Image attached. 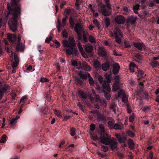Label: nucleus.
I'll use <instances>...</instances> for the list:
<instances>
[{"label":"nucleus","mask_w":159,"mask_h":159,"mask_svg":"<svg viewBox=\"0 0 159 159\" xmlns=\"http://www.w3.org/2000/svg\"><path fill=\"white\" fill-rule=\"evenodd\" d=\"M20 0H11V6L8 3L7 4V7L9 12L5 11L7 15H5L6 18L4 20L0 19V27H1L2 24V28L3 30L5 29L4 23L7 22V17L11 13L12 17L9 20L8 24L9 25L10 30L13 32L16 31L17 29V18L20 15V8L18 4V2Z\"/></svg>","instance_id":"f257e3e1"},{"label":"nucleus","mask_w":159,"mask_h":159,"mask_svg":"<svg viewBox=\"0 0 159 159\" xmlns=\"http://www.w3.org/2000/svg\"><path fill=\"white\" fill-rule=\"evenodd\" d=\"M109 35L111 37H115L116 41L118 43L121 42V39L123 37V34L119 29L116 27L113 30V33L112 31H109Z\"/></svg>","instance_id":"f03ea898"},{"label":"nucleus","mask_w":159,"mask_h":159,"mask_svg":"<svg viewBox=\"0 0 159 159\" xmlns=\"http://www.w3.org/2000/svg\"><path fill=\"white\" fill-rule=\"evenodd\" d=\"M101 142L106 145H109L112 139L110 138V136L106 133H101L100 136Z\"/></svg>","instance_id":"7ed1b4c3"},{"label":"nucleus","mask_w":159,"mask_h":159,"mask_svg":"<svg viewBox=\"0 0 159 159\" xmlns=\"http://www.w3.org/2000/svg\"><path fill=\"white\" fill-rule=\"evenodd\" d=\"M111 9V7L109 5H103L100 7L98 10V11L101 13L103 15L107 16L111 14V12L109 11Z\"/></svg>","instance_id":"20e7f679"},{"label":"nucleus","mask_w":159,"mask_h":159,"mask_svg":"<svg viewBox=\"0 0 159 159\" xmlns=\"http://www.w3.org/2000/svg\"><path fill=\"white\" fill-rule=\"evenodd\" d=\"M111 88L110 84H107L105 81L102 84V92L104 93V96L107 100H109L111 98V95L109 93L111 91Z\"/></svg>","instance_id":"39448f33"},{"label":"nucleus","mask_w":159,"mask_h":159,"mask_svg":"<svg viewBox=\"0 0 159 159\" xmlns=\"http://www.w3.org/2000/svg\"><path fill=\"white\" fill-rule=\"evenodd\" d=\"M63 44L64 46L68 48L75 46V43L74 39L70 37L69 38V42L67 40H64L63 41Z\"/></svg>","instance_id":"423d86ee"},{"label":"nucleus","mask_w":159,"mask_h":159,"mask_svg":"<svg viewBox=\"0 0 159 159\" xmlns=\"http://www.w3.org/2000/svg\"><path fill=\"white\" fill-rule=\"evenodd\" d=\"M75 29L78 34L79 39H81L82 38V34L84 33L83 30V26L80 23H76L75 25Z\"/></svg>","instance_id":"0eeeda50"},{"label":"nucleus","mask_w":159,"mask_h":159,"mask_svg":"<svg viewBox=\"0 0 159 159\" xmlns=\"http://www.w3.org/2000/svg\"><path fill=\"white\" fill-rule=\"evenodd\" d=\"M13 57H14L15 61L12 63L11 66L12 67L14 68L17 66L19 62V60L17 56L16 55L15 53L11 52V55L10 56V57H11V58H12Z\"/></svg>","instance_id":"6e6552de"},{"label":"nucleus","mask_w":159,"mask_h":159,"mask_svg":"<svg viewBox=\"0 0 159 159\" xmlns=\"http://www.w3.org/2000/svg\"><path fill=\"white\" fill-rule=\"evenodd\" d=\"M115 21L118 24H123L125 22V19L122 16H119L115 17Z\"/></svg>","instance_id":"1a4fd4ad"},{"label":"nucleus","mask_w":159,"mask_h":159,"mask_svg":"<svg viewBox=\"0 0 159 159\" xmlns=\"http://www.w3.org/2000/svg\"><path fill=\"white\" fill-rule=\"evenodd\" d=\"M110 144V147L112 150L117 149V143L115 139L113 138Z\"/></svg>","instance_id":"9d476101"},{"label":"nucleus","mask_w":159,"mask_h":159,"mask_svg":"<svg viewBox=\"0 0 159 159\" xmlns=\"http://www.w3.org/2000/svg\"><path fill=\"white\" fill-rule=\"evenodd\" d=\"M98 54L101 57L106 55V50L103 46H100L98 48Z\"/></svg>","instance_id":"9b49d317"},{"label":"nucleus","mask_w":159,"mask_h":159,"mask_svg":"<svg viewBox=\"0 0 159 159\" xmlns=\"http://www.w3.org/2000/svg\"><path fill=\"white\" fill-rule=\"evenodd\" d=\"M120 67L117 63L114 64L113 65V73L114 75L117 74L119 71Z\"/></svg>","instance_id":"f8f14e48"},{"label":"nucleus","mask_w":159,"mask_h":159,"mask_svg":"<svg viewBox=\"0 0 159 159\" xmlns=\"http://www.w3.org/2000/svg\"><path fill=\"white\" fill-rule=\"evenodd\" d=\"M134 45L139 50H142V49L145 48V45L143 43H134Z\"/></svg>","instance_id":"ddd939ff"},{"label":"nucleus","mask_w":159,"mask_h":159,"mask_svg":"<svg viewBox=\"0 0 159 159\" xmlns=\"http://www.w3.org/2000/svg\"><path fill=\"white\" fill-rule=\"evenodd\" d=\"M75 52L76 53H77V50L76 49L73 48H72L67 49L66 50V54L68 55L72 54L74 53V52Z\"/></svg>","instance_id":"4468645a"},{"label":"nucleus","mask_w":159,"mask_h":159,"mask_svg":"<svg viewBox=\"0 0 159 159\" xmlns=\"http://www.w3.org/2000/svg\"><path fill=\"white\" fill-rule=\"evenodd\" d=\"M7 36L10 42H13L16 40V37L14 34H7Z\"/></svg>","instance_id":"2eb2a0df"},{"label":"nucleus","mask_w":159,"mask_h":159,"mask_svg":"<svg viewBox=\"0 0 159 159\" xmlns=\"http://www.w3.org/2000/svg\"><path fill=\"white\" fill-rule=\"evenodd\" d=\"M84 48L87 52H91L93 50V47L91 45L88 44L84 46Z\"/></svg>","instance_id":"dca6fc26"},{"label":"nucleus","mask_w":159,"mask_h":159,"mask_svg":"<svg viewBox=\"0 0 159 159\" xmlns=\"http://www.w3.org/2000/svg\"><path fill=\"white\" fill-rule=\"evenodd\" d=\"M110 110L116 113V111H118V107L116 105L112 103L110 105Z\"/></svg>","instance_id":"f3484780"},{"label":"nucleus","mask_w":159,"mask_h":159,"mask_svg":"<svg viewBox=\"0 0 159 159\" xmlns=\"http://www.w3.org/2000/svg\"><path fill=\"white\" fill-rule=\"evenodd\" d=\"M136 20V17L132 16L129 17L127 22L129 23L133 24L134 23Z\"/></svg>","instance_id":"a211bd4d"},{"label":"nucleus","mask_w":159,"mask_h":159,"mask_svg":"<svg viewBox=\"0 0 159 159\" xmlns=\"http://www.w3.org/2000/svg\"><path fill=\"white\" fill-rule=\"evenodd\" d=\"M121 84L119 83H114L113 85L112 91L113 92H116L119 89V87Z\"/></svg>","instance_id":"6ab92c4d"},{"label":"nucleus","mask_w":159,"mask_h":159,"mask_svg":"<svg viewBox=\"0 0 159 159\" xmlns=\"http://www.w3.org/2000/svg\"><path fill=\"white\" fill-rule=\"evenodd\" d=\"M102 70L104 71L108 70L110 68L109 63H106L102 65Z\"/></svg>","instance_id":"aec40b11"},{"label":"nucleus","mask_w":159,"mask_h":159,"mask_svg":"<svg viewBox=\"0 0 159 159\" xmlns=\"http://www.w3.org/2000/svg\"><path fill=\"white\" fill-rule=\"evenodd\" d=\"M105 79L106 80V81L107 83L108 84H109L110 82L111 81V73L110 74H106L105 75Z\"/></svg>","instance_id":"412c9836"},{"label":"nucleus","mask_w":159,"mask_h":159,"mask_svg":"<svg viewBox=\"0 0 159 159\" xmlns=\"http://www.w3.org/2000/svg\"><path fill=\"white\" fill-rule=\"evenodd\" d=\"M83 67L84 69L88 71H90L91 70V68L85 62L83 63Z\"/></svg>","instance_id":"4be33fe9"},{"label":"nucleus","mask_w":159,"mask_h":159,"mask_svg":"<svg viewBox=\"0 0 159 159\" xmlns=\"http://www.w3.org/2000/svg\"><path fill=\"white\" fill-rule=\"evenodd\" d=\"M88 74H90L89 73H83L82 72H81L79 74V75L82 79H86L87 78H88L89 76Z\"/></svg>","instance_id":"5701e85b"},{"label":"nucleus","mask_w":159,"mask_h":159,"mask_svg":"<svg viewBox=\"0 0 159 159\" xmlns=\"http://www.w3.org/2000/svg\"><path fill=\"white\" fill-rule=\"evenodd\" d=\"M96 97V102H99L101 103L102 105V106H103L104 107H105L106 106V104L105 102L104 101L103 102L101 101L100 99H99V97L98 95H94Z\"/></svg>","instance_id":"b1692460"},{"label":"nucleus","mask_w":159,"mask_h":159,"mask_svg":"<svg viewBox=\"0 0 159 159\" xmlns=\"http://www.w3.org/2000/svg\"><path fill=\"white\" fill-rule=\"evenodd\" d=\"M93 66L97 70H99L101 68L100 62L98 61H96L94 62Z\"/></svg>","instance_id":"393cba45"},{"label":"nucleus","mask_w":159,"mask_h":159,"mask_svg":"<svg viewBox=\"0 0 159 159\" xmlns=\"http://www.w3.org/2000/svg\"><path fill=\"white\" fill-rule=\"evenodd\" d=\"M128 144L129 148L131 149H133L134 148V143L132 139H130L129 140Z\"/></svg>","instance_id":"a878e982"},{"label":"nucleus","mask_w":159,"mask_h":159,"mask_svg":"<svg viewBox=\"0 0 159 159\" xmlns=\"http://www.w3.org/2000/svg\"><path fill=\"white\" fill-rule=\"evenodd\" d=\"M19 116L16 117L12 118L10 121V124L11 125V126L14 125L17 122V120L19 118Z\"/></svg>","instance_id":"bb28decb"},{"label":"nucleus","mask_w":159,"mask_h":159,"mask_svg":"<svg viewBox=\"0 0 159 159\" xmlns=\"http://www.w3.org/2000/svg\"><path fill=\"white\" fill-rule=\"evenodd\" d=\"M106 117L104 114H101L98 112L97 115V119L98 120H103L105 119Z\"/></svg>","instance_id":"cd10ccee"},{"label":"nucleus","mask_w":159,"mask_h":159,"mask_svg":"<svg viewBox=\"0 0 159 159\" xmlns=\"http://www.w3.org/2000/svg\"><path fill=\"white\" fill-rule=\"evenodd\" d=\"M145 75L143 73L142 70H138L137 76L139 79L144 77Z\"/></svg>","instance_id":"c85d7f7f"},{"label":"nucleus","mask_w":159,"mask_h":159,"mask_svg":"<svg viewBox=\"0 0 159 159\" xmlns=\"http://www.w3.org/2000/svg\"><path fill=\"white\" fill-rule=\"evenodd\" d=\"M89 76L88 78L89 84L90 85L93 86L94 84V82L93 78L91 77L90 74H88Z\"/></svg>","instance_id":"c756f323"},{"label":"nucleus","mask_w":159,"mask_h":159,"mask_svg":"<svg viewBox=\"0 0 159 159\" xmlns=\"http://www.w3.org/2000/svg\"><path fill=\"white\" fill-rule=\"evenodd\" d=\"M123 128V125L121 126L120 125L117 123L115 124L114 126V128L115 129L120 130Z\"/></svg>","instance_id":"7c9ffc66"},{"label":"nucleus","mask_w":159,"mask_h":159,"mask_svg":"<svg viewBox=\"0 0 159 159\" xmlns=\"http://www.w3.org/2000/svg\"><path fill=\"white\" fill-rule=\"evenodd\" d=\"M16 49L18 51H21L24 49V47L22 43H18L16 46Z\"/></svg>","instance_id":"2f4dec72"},{"label":"nucleus","mask_w":159,"mask_h":159,"mask_svg":"<svg viewBox=\"0 0 159 159\" xmlns=\"http://www.w3.org/2000/svg\"><path fill=\"white\" fill-rule=\"evenodd\" d=\"M78 94L79 96L83 99H86L87 98L84 92L81 91H79Z\"/></svg>","instance_id":"473e14b6"},{"label":"nucleus","mask_w":159,"mask_h":159,"mask_svg":"<svg viewBox=\"0 0 159 159\" xmlns=\"http://www.w3.org/2000/svg\"><path fill=\"white\" fill-rule=\"evenodd\" d=\"M139 4H137L134 6L133 7V9L134 13L136 14L138 13L137 10L139 9Z\"/></svg>","instance_id":"72a5a7b5"},{"label":"nucleus","mask_w":159,"mask_h":159,"mask_svg":"<svg viewBox=\"0 0 159 159\" xmlns=\"http://www.w3.org/2000/svg\"><path fill=\"white\" fill-rule=\"evenodd\" d=\"M150 64L153 67H157L159 66V63L157 61H154L152 62Z\"/></svg>","instance_id":"f704fd0d"},{"label":"nucleus","mask_w":159,"mask_h":159,"mask_svg":"<svg viewBox=\"0 0 159 159\" xmlns=\"http://www.w3.org/2000/svg\"><path fill=\"white\" fill-rule=\"evenodd\" d=\"M90 134L91 139L93 140H96L98 139V137L96 134H93L91 132L90 133Z\"/></svg>","instance_id":"c9c22d12"},{"label":"nucleus","mask_w":159,"mask_h":159,"mask_svg":"<svg viewBox=\"0 0 159 159\" xmlns=\"http://www.w3.org/2000/svg\"><path fill=\"white\" fill-rule=\"evenodd\" d=\"M67 18V17H65L62 19V26L63 27H64L65 26H66L67 25V23L66 21Z\"/></svg>","instance_id":"e433bc0d"},{"label":"nucleus","mask_w":159,"mask_h":159,"mask_svg":"<svg viewBox=\"0 0 159 159\" xmlns=\"http://www.w3.org/2000/svg\"><path fill=\"white\" fill-rule=\"evenodd\" d=\"M54 112L56 115L58 117H61L62 116L61 111L59 110H57L56 109H55Z\"/></svg>","instance_id":"4c0bfd02"},{"label":"nucleus","mask_w":159,"mask_h":159,"mask_svg":"<svg viewBox=\"0 0 159 159\" xmlns=\"http://www.w3.org/2000/svg\"><path fill=\"white\" fill-rule=\"evenodd\" d=\"M89 41L92 43H96L95 39L91 35H90L89 37Z\"/></svg>","instance_id":"58836bf2"},{"label":"nucleus","mask_w":159,"mask_h":159,"mask_svg":"<svg viewBox=\"0 0 159 159\" xmlns=\"http://www.w3.org/2000/svg\"><path fill=\"white\" fill-rule=\"evenodd\" d=\"M75 81L77 84L79 85H81L83 83L82 81L78 77L75 79Z\"/></svg>","instance_id":"ea45409f"},{"label":"nucleus","mask_w":159,"mask_h":159,"mask_svg":"<svg viewBox=\"0 0 159 159\" xmlns=\"http://www.w3.org/2000/svg\"><path fill=\"white\" fill-rule=\"evenodd\" d=\"M98 81H99V82L101 84H103L104 82L105 81V83H106V81H103V79L101 75H98Z\"/></svg>","instance_id":"a19ab883"},{"label":"nucleus","mask_w":159,"mask_h":159,"mask_svg":"<svg viewBox=\"0 0 159 159\" xmlns=\"http://www.w3.org/2000/svg\"><path fill=\"white\" fill-rule=\"evenodd\" d=\"M81 1L80 0H76V2L75 4V6L77 7L76 8V9L79 10V6L81 4Z\"/></svg>","instance_id":"79ce46f5"},{"label":"nucleus","mask_w":159,"mask_h":159,"mask_svg":"<svg viewBox=\"0 0 159 159\" xmlns=\"http://www.w3.org/2000/svg\"><path fill=\"white\" fill-rule=\"evenodd\" d=\"M71 9H66L65 11V13L66 17L67 18L68 16L70 14V12H71Z\"/></svg>","instance_id":"37998d69"},{"label":"nucleus","mask_w":159,"mask_h":159,"mask_svg":"<svg viewBox=\"0 0 159 159\" xmlns=\"http://www.w3.org/2000/svg\"><path fill=\"white\" fill-rule=\"evenodd\" d=\"M122 102L125 103H126L128 102V98L125 95H123L121 97Z\"/></svg>","instance_id":"c03bdc74"},{"label":"nucleus","mask_w":159,"mask_h":159,"mask_svg":"<svg viewBox=\"0 0 159 159\" xmlns=\"http://www.w3.org/2000/svg\"><path fill=\"white\" fill-rule=\"evenodd\" d=\"M70 23V27L73 28L74 26V22L72 18L70 17L69 19Z\"/></svg>","instance_id":"a18cd8bd"},{"label":"nucleus","mask_w":159,"mask_h":159,"mask_svg":"<svg viewBox=\"0 0 159 159\" xmlns=\"http://www.w3.org/2000/svg\"><path fill=\"white\" fill-rule=\"evenodd\" d=\"M93 24H94L96 25L98 29H99L100 28L99 24L97 20H94L93 21Z\"/></svg>","instance_id":"49530a36"},{"label":"nucleus","mask_w":159,"mask_h":159,"mask_svg":"<svg viewBox=\"0 0 159 159\" xmlns=\"http://www.w3.org/2000/svg\"><path fill=\"white\" fill-rule=\"evenodd\" d=\"M9 89V87L7 85H5L1 90L3 92V93L6 91H8Z\"/></svg>","instance_id":"de8ad7c7"},{"label":"nucleus","mask_w":159,"mask_h":159,"mask_svg":"<svg viewBox=\"0 0 159 159\" xmlns=\"http://www.w3.org/2000/svg\"><path fill=\"white\" fill-rule=\"evenodd\" d=\"M75 129L74 128H72L70 129V134L72 136H73L75 134Z\"/></svg>","instance_id":"09e8293b"},{"label":"nucleus","mask_w":159,"mask_h":159,"mask_svg":"<svg viewBox=\"0 0 159 159\" xmlns=\"http://www.w3.org/2000/svg\"><path fill=\"white\" fill-rule=\"evenodd\" d=\"M99 128L101 132V133H105L104 132V128L102 125L100 124L99 125Z\"/></svg>","instance_id":"8fccbe9b"},{"label":"nucleus","mask_w":159,"mask_h":159,"mask_svg":"<svg viewBox=\"0 0 159 159\" xmlns=\"http://www.w3.org/2000/svg\"><path fill=\"white\" fill-rule=\"evenodd\" d=\"M6 135H3L1 138V142L2 143H5L6 141Z\"/></svg>","instance_id":"3c124183"},{"label":"nucleus","mask_w":159,"mask_h":159,"mask_svg":"<svg viewBox=\"0 0 159 159\" xmlns=\"http://www.w3.org/2000/svg\"><path fill=\"white\" fill-rule=\"evenodd\" d=\"M62 34L64 38H67L68 34H67V31H66V30H63V31L62 32Z\"/></svg>","instance_id":"603ef678"},{"label":"nucleus","mask_w":159,"mask_h":159,"mask_svg":"<svg viewBox=\"0 0 159 159\" xmlns=\"http://www.w3.org/2000/svg\"><path fill=\"white\" fill-rule=\"evenodd\" d=\"M114 79L115 80V83H119V81L120 79V76L119 75H116L115 76Z\"/></svg>","instance_id":"864d4df0"},{"label":"nucleus","mask_w":159,"mask_h":159,"mask_svg":"<svg viewBox=\"0 0 159 159\" xmlns=\"http://www.w3.org/2000/svg\"><path fill=\"white\" fill-rule=\"evenodd\" d=\"M124 90H120L118 92V97L120 96H122L123 95H125Z\"/></svg>","instance_id":"5fc2aeb1"},{"label":"nucleus","mask_w":159,"mask_h":159,"mask_svg":"<svg viewBox=\"0 0 159 159\" xmlns=\"http://www.w3.org/2000/svg\"><path fill=\"white\" fill-rule=\"evenodd\" d=\"M105 22L106 24L107 27L109 26L110 24V20L108 18H106L105 19Z\"/></svg>","instance_id":"6e6d98bb"},{"label":"nucleus","mask_w":159,"mask_h":159,"mask_svg":"<svg viewBox=\"0 0 159 159\" xmlns=\"http://www.w3.org/2000/svg\"><path fill=\"white\" fill-rule=\"evenodd\" d=\"M77 45H78V47L79 49V50L80 52L84 51L83 49V48L82 47V45L80 43H79Z\"/></svg>","instance_id":"4d7b16f0"},{"label":"nucleus","mask_w":159,"mask_h":159,"mask_svg":"<svg viewBox=\"0 0 159 159\" xmlns=\"http://www.w3.org/2000/svg\"><path fill=\"white\" fill-rule=\"evenodd\" d=\"M129 66L130 67H134L135 68V69H138L137 66H136L135 64L133 62H131L130 63Z\"/></svg>","instance_id":"13d9d810"},{"label":"nucleus","mask_w":159,"mask_h":159,"mask_svg":"<svg viewBox=\"0 0 159 159\" xmlns=\"http://www.w3.org/2000/svg\"><path fill=\"white\" fill-rule=\"evenodd\" d=\"M27 98V96L25 95V96H23L22 97V98L20 99V102H25V101L26 100Z\"/></svg>","instance_id":"bf43d9fd"},{"label":"nucleus","mask_w":159,"mask_h":159,"mask_svg":"<svg viewBox=\"0 0 159 159\" xmlns=\"http://www.w3.org/2000/svg\"><path fill=\"white\" fill-rule=\"evenodd\" d=\"M49 80L46 78L42 77L40 79V81L42 82H45L48 81Z\"/></svg>","instance_id":"052dcab7"},{"label":"nucleus","mask_w":159,"mask_h":159,"mask_svg":"<svg viewBox=\"0 0 159 159\" xmlns=\"http://www.w3.org/2000/svg\"><path fill=\"white\" fill-rule=\"evenodd\" d=\"M126 139L125 138H122L121 137L118 140L120 143H122L124 142Z\"/></svg>","instance_id":"680f3d73"},{"label":"nucleus","mask_w":159,"mask_h":159,"mask_svg":"<svg viewBox=\"0 0 159 159\" xmlns=\"http://www.w3.org/2000/svg\"><path fill=\"white\" fill-rule=\"evenodd\" d=\"M102 151H104L105 152H107L108 150V148L107 147H106V146H103V145L102 146Z\"/></svg>","instance_id":"e2e57ef3"},{"label":"nucleus","mask_w":159,"mask_h":159,"mask_svg":"<svg viewBox=\"0 0 159 159\" xmlns=\"http://www.w3.org/2000/svg\"><path fill=\"white\" fill-rule=\"evenodd\" d=\"M134 120V114L132 115L129 117V120L130 122H132Z\"/></svg>","instance_id":"0e129e2a"},{"label":"nucleus","mask_w":159,"mask_h":159,"mask_svg":"<svg viewBox=\"0 0 159 159\" xmlns=\"http://www.w3.org/2000/svg\"><path fill=\"white\" fill-rule=\"evenodd\" d=\"M95 129V125L93 124H91L90 125V129L92 131H93Z\"/></svg>","instance_id":"69168bd1"},{"label":"nucleus","mask_w":159,"mask_h":159,"mask_svg":"<svg viewBox=\"0 0 159 159\" xmlns=\"http://www.w3.org/2000/svg\"><path fill=\"white\" fill-rule=\"evenodd\" d=\"M125 47L126 48H129L131 47V44L129 43L128 42H125L124 43Z\"/></svg>","instance_id":"338daca9"},{"label":"nucleus","mask_w":159,"mask_h":159,"mask_svg":"<svg viewBox=\"0 0 159 159\" xmlns=\"http://www.w3.org/2000/svg\"><path fill=\"white\" fill-rule=\"evenodd\" d=\"M127 134L128 135L131 137H133L134 136V134L130 130L128 131Z\"/></svg>","instance_id":"774afa93"}]
</instances>
